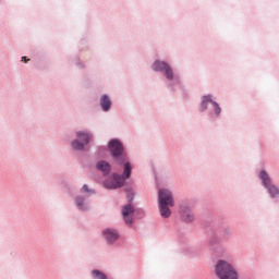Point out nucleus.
Listing matches in <instances>:
<instances>
[{
  "mask_svg": "<svg viewBox=\"0 0 279 279\" xmlns=\"http://www.w3.org/2000/svg\"><path fill=\"white\" fill-rule=\"evenodd\" d=\"M109 151L113 158H121V160H125V154L123 153V144L119 142V140H111L108 144Z\"/></svg>",
  "mask_w": 279,
  "mask_h": 279,
  "instance_id": "nucleus-4",
  "label": "nucleus"
},
{
  "mask_svg": "<svg viewBox=\"0 0 279 279\" xmlns=\"http://www.w3.org/2000/svg\"><path fill=\"white\" fill-rule=\"evenodd\" d=\"M159 213L165 219L171 217V209L173 207V194L171 191L161 189L158 192Z\"/></svg>",
  "mask_w": 279,
  "mask_h": 279,
  "instance_id": "nucleus-1",
  "label": "nucleus"
},
{
  "mask_svg": "<svg viewBox=\"0 0 279 279\" xmlns=\"http://www.w3.org/2000/svg\"><path fill=\"white\" fill-rule=\"evenodd\" d=\"M83 191H85V193H88V185H83Z\"/></svg>",
  "mask_w": 279,
  "mask_h": 279,
  "instance_id": "nucleus-17",
  "label": "nucleus"
},
{
  "mask_svg": "<svg viewBox=\"0 0 279 279\" xmlns=\"http://www.w3.org/2000/svg\"><path fill=\"white\" fill-rule=\"evenodd\" d=\"M130 175H132V165L130 162H124L123 177L113 174L112 179L105 181V186L106 189H121Z\"/></svg>",
  "mask_w": 279,
  "mask_h": 279,
  "instance_id": "nucleus-2",
  "label": "nucleus"
},
{
  "mask_svg": "<svg viewBox=\"0 0 279 279\" xmlns=\"http://www.w3.org/2000/svg\"><path fill=\"white\" fill-rule=\"evenodd\" d=\"M216 276L220 279H239V272L230 265V263L220 259L216 264Z\"/></svg>",
  "mask_w": 279,
  "mask_h": 279,
  "instance_id": "nucleus-3",
  "label": "nucleus"
},
{
  "mask_svg": "<svg viewBox=\"0 0 279 279\" xmlns=\"http://www.w3.org/2000/svg\"><path fill=\"white\" fill-rule=\"evenodd\" d=\"M76 136H77V140L72 142V147L76 151H82V149H84V146L88 145V142L90 141V136L88 135V133H84V132H77Z\"/></svg>",
  "mask_w": 279,
  "mask_h": 279,
  "instance_id": "nucleus-5",
  "label": "nucleus"
},
{
  "mask_svg": "<svg viewBox=\"0 0 279 279\" xmlns=\"http://www.w3.org/2000/svg\"><path fill=\"white\" fill-rule=\"evenodd\" d=\"M22 60H24V62H27V57H22Z\"/></svg>",
  "mask_w": 279,
  "mask_h": 279,
  "instance_id": "nucleus-18",
  "label": "nucleus"
},
{
  "mask_svg": "<svg viewBox=\"0 0 279 279\" xmlns=\"http://www.w3.org/2000/svg\"><path fill=\"white\" fill-rule=\"evenodd\" d=\"M102 235L107 243H114L119 239V233L114 229H106L102 231Z\"/></svg>",
  "mask_w": 279,
  "mask_h": 279,
  "instance_id": "nucleus-9",
  "label": "nucleus"
},
{
  "mask_svg": "<svg viewBox=\"0 0 279 279\" xmlns=\"http://www.w3.org/2000/svg\"><path fill=\"white\" fill-rule=\"evenodd\" d=\"M82 204H84V198L83 197H77L76 198V206H77V208H82Z\"/></svg>",
  "mask_w": 279,
  "mask_h": 279,
  "instance_id": "nucleus-16",
  "label": "nucleus"
},
{
  "mask_svg": "<svg viewBox=\"0 0 279 279\" xmlns=\"http://www.w3.org/2000/svg\"><path fill=\"white\" fill-rule=\"evenodd\" d=\"M92 276L93 278H96V279H108V276H106V274H104L101 270H98V269L93 270Z\"/></svg>",
  "mask_w": 279,
  "mask_h": 279,
  "instance_id": "nucleus-13",
  "label": "nucleus"
},
{
  "mask_svg": "<svg viewBox=\"0 0 279 279\" xmlns=\"http://www.w3.org/2000/svg\"><path fill=\"white\" fill-rule=\"evenodd\" d=\"M259 178L263 181L264 186L268 189V192L272 197L279 195L278 187H276V185H271V179H269V174H267L265 170L260 171Z\"/></svg>",
  "mask_w": 279,
  "mask_h": 279,
  "instance_id": "nucleus-6",
  "label": "nucleus"
},
{
  "mask_svg": "<svg viewBox=\"0 0 279 279\" xmlns=\"http://www.w3.org/2000/svg\"><path fill=\"white\" fill-rule=\"evenodd\" d=\"M165 75L167 77V80H173V70L171 69V66H167L165 70Z\"/></svg>",
  "mask_w": 279,
  "mask_h": 279,
  "instance_id": "nucleus-15",
  "label": "nucleus"
},
{
  "mask_svg": "<svg viewBox=\"0 0 279 279\" xmlns=\"http://www.w3.org/2000/svg\"><path fill=\"white\" fill-rule=\"evenodd\" d=\"M208 104H211L215 113L217 114V117H219V114H221V108L219 107V105L216 101H213V96L208 95V96H204L203 100H202V110H206L208 108Z\"/></svg>",
  "mask_w": 279,
  "mask_h": 279,
  "instance_id": "nucleus-7",
  "label": "nucleus"
},
{
  "mask_svg": "<svg viewBox=\"0 0 279 279\" xmlns=\"http://www.w3.org/2000/svg\"><path fill=\"white\" fill-rule=\"evenodd\" d=\"M182 219L190 223L191 221H193L194 217L193 214H191V211H185L182 214Z\"/></svg>",
  "mask_w": 279,
  "mask_h": 279,
  "instance_id": "nucleus-14",
  "label": "nucleus"
},
{
  "mask_svg": "<svg viewBox=\"0 0 279 279\" xmlns=\"http://www.w3.org/2000/svg\"><path fill=\"white\" fill-rule=\"evenodd\" d=\"M128 199H129V202H131L132 198H130V196H128Z\"/></svg>",
  "mask_w": 279,
  "mask_h": 279,
  "instance_id": "nucleus-19",
  "label": "nucleus"
},
{
  "mask_svg": "<svg viewBox=\"0 0 279 279\" xmlns=\"http://www.w3.org/2000/svg\"><path fill=\"white\" fill-rule=\"evenodd\" d=\"M100 106L104 112H108L110 110V107L112 106V102L110 101V98H108V96L104 95L100 98Z\"/></svg>",
  "mask_w": 279,
  "mask_h": 279,
  "instance_id": "nucleus-10",
  "label": "nucleus"
},
{
  "mask_svg": "<svg viewBox=\"0 0 279 279\" xmlns=\"http://www.w3.org/2000/svg\"><path fill=\"white\" fill-rule=\"evenodd\" d=\"M132 215H134V206H132V204L122 207V217L128 226L133 221Z\"/></svg>",
  "mask_w": 279,
  "mask_h": 279,
  "instance_id": "nucleus-8",
  "label": "nucleus"
},
{
  "mask_svg": "<svg viewBox=\"0 0 279 279\" xmlns=\"http://www.w3.org/2000/svg\"><path fill=\"white\" fill-rule=\"evenodd\" d=\"M97 169H99V171H102L104 173H110V163L106 161H100L97 163Z\"/></svg>",
  "mask_w": 279,
  "mask_h": 279,
  "instance_id": "nucleus-12",
  "label": "nucleus"
},
{
  "mask_svg": "<svg viewBox=\"0 0 279 279\" xmlns=\"http://www.w3.org/2000/svg\"><path fill=\"white\" fill-rule=\"evenodd\" d=\"M169 66L167 62L165 61H155L153 64V70L154 71H166V69Z\"/></svg>",
  "mask_w": 279,
  "mask_h": 279,
  "instance_id": "nucleus-11",
  "label": "nucleus"
}]
</instances>
